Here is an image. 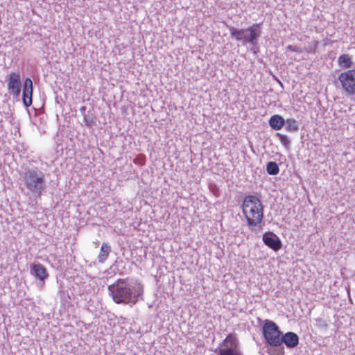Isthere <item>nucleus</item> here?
Segmentation results:
<instances>
[{
  "label": "nucleus",
  "instance_id": "f257e3e1",
  "mask_svg": "<svg viewBox=\"0 0 355 355\" xmlns=\"http://www.w3.org/2000/svg\"><path fill=\"white\" fill-rule=\"evenodd\" d=\"M108 291L113 301L116 304H137L139 298L143 299L144 288L141 284H131L128 279H118L109 285Z\"/></svg>",
  "mask_w": 355,
  "mask_h": 355
},
{
  "label": "nucleus",
  "instance_id": "f03ea898",
  "mask_svg": "<svg viewBox=\"0 0 355 355\" xmlns=\"http://www.w3.org/2000/svg\"><path fill=\"white\" fill-rule=\"evenodd\" d=\"M24 186L35 198H40L46 191V184L44 173L38 168H28L21 174Z\"/></svg>",
  "mask_w": 355,
  "mask_h": 355
},
{
  "label": "nucleus",
  "instance_id": "7ed1b4c3",
  "mask_svg": "<svg viewBox=\"0 0 355 355\" xmlns=\"http://www.w3.org/2000/svg\"><path fill=\"white\" fill-rule=\"evenodd\" d=\"M243 213L251 231L259 224L263 218V206L261 200L254 196H247L242 205Z\"/></svg>",
  "mask_w": 355,
  "mask_h": 355
},
{
  "label": "nucleus",
  "instance_id": "20e7f679",
  "mask_svg": "<svg viewBox=\"0 0 355 355\" xmlns=\"http://www.w3.org/2000/svg\"><path fill=\"white\" fill-rule=\"evenodd\" d=\"M261 24H253L251 26L246 28L236 29L234 26H227L230 32V36L236 41L241 42L243 45L250 44L256 46L258 43V39L261 35Z\"/></svg>",
  "mask_w": 355,
  "mask_h": 355
},
{
  "label": "nucleus",
  "instance_id": "39448f33",
  "mask_svg": "<svg viewBox=\"0 0 355 355\" xmlns=\"http://www.w3.org/2000/svg\"><path fill=\"white\" fill-rule=\"evenodd\" d=\"M282 332L272 321L266 320L263 326V336L266 343L272 347H279Z\"/></svg>",
  "mask_w": 355,
  "mask_h": 355
},
{
  "label": "nucleus",
  "instance_id": "423d86ee",
  "mask_svg": "<svg viewBox=\"0 0 355 355\" xmlns=\"http://www.w3.org/2000/svg\"><path fill=\"white\" fill-rule=\"evenodd\" d=\"M238 345L237 338L233 334H229L214 352L217 355H243Z\"/></svg>",
  "mask_w": 355,
  "mask_h": 355
},
{
  "label": "nucleus",
  "instance_id": "0eeeda50",
  "mask_svg": "<svg viewBox=\"0 0 355 355\" xmlns=\"http://www.w3.org/2000/svg\"><path fill=\"white\" fill-rule=\"evenodd\" d=\"M341 88L347 95L355 94V69L340 73L338 78Z\"/></svg>",
  "mask_w": 355,
  "mask_h": 355
},
{
  "label": "nucleus",
  "instance_id": "6e6552de",
  "mask_svg": "<svg viewBox=\"0 0 355 355\" xmlns=\"http://www.w3.org/2000/svg\"><path fill=\"white\" fill-rule=\"evenodd\" d=\"M7 87L9 94L15 98H18L20 96L21 82L19 72H12L8 76Z\"/></svg>",
  "mask_w": 355,
  "mask_h": 355
},
{
  "label": "nucleus",
  "instance_id": "1a4fd4ad",
  "mask_svg": "<svg viewBox=\"0 0 355 355\" xmlns=\"http://www.w3.org/2000/svg\"><path fill=\"white\" fill-rule=\"evenodd\" d=\"M263 241L266 245L274 251H278L282 246V241L279 238L272 232H268L263 234Z\"/></svg>",
  "mask_w": 355,
  "mask_h": 355
},
{
  "label": "nucleus",
  "instance_id": "9d476101",
  "mask_svg": "<svg viewBox=\"0 0 355 355\" xmlns=\"http://www.w3.org/2000/svg\"><path fill=\"white\" fill-rule=\"evenodd\" d=\"M33 81L30 78H26L24 83L22 100L24 105L28 107L32 105Z\"/></svg>",
  "mask_w": 355,
  "mask_h": 355
},
{
  "label": "nucleus",
  "instance_id": "9b49d317",
  "mask_svg": "<svg viewBox=\"0 0 355 355\" xmlns=\"http://www.w3.org/2000/svg\"><path fill=\"white\" fill-rule=\"evenodd\" d=\"M284 344L288 348L293 349L299 344L298 336L292 331H288L284 334H282L279 342V346Z\"/></svg>",
  "mask_w": 355,
  "mask_h": 355
},
{
  "label": "nucleus",
  "instance_id": "f8f14e48",
  "mask_svg": "<svg viewBox=\"0 0 355 355\" xmlns=\"http://www.w3.org/2000/svg\"><path fill=\"white\" fill-rule=\"evenodd\" d=\"M31 274L43 283L49 276L46 268L40 263L32 265Z\"/></svg>",
  "mask_w": 355,
  "mask_h": 355
},
{
  "label": "nucleus",
  "instance_id": "ddd939ff",
  "mask_svg": "<svg viewBox=\"0 0 355 355\" xmlns=\"http://www.w3.org/2000/svg\"><path fill=\"white\" fill-rule=\"evenodd\" d=\"M269 125L273 130H279L284 126L285 120L282 116L275 114L269 119Z\"/></svg>",
  "mask_w": 355,
  "mask_h": 355
},
{
  "label": "nucleus",
  "instance_id": "4468645a",
  "mask_svg": "<svg viewBox=\"0 0 355 355\" xmlns=\"http://www.w3.org/2000/svg\"><path fill=\"white\" fill-rule=\"evenodd\" d=\"M111 252V247L107 243H103L102 244L100 253L98 257V262L104 263L105 260L107 259L110 252Z\"/></svg>",
  "mask_w": 355,
  "mask_h": 355
},
{
  "label": "nucleus",
  "instance_id": "2eb2a0df",
  "mask_svg": "<svg viewBox=\"0 0 355 355\" xmlns=\"http://www.w3.org/2000/svg\"><path fill=\"white\" fill-rule=\"evenodd\" d=\"M338 63L343 69H349L353 64L350 56L347 54H343L340 55L338 59Z\"/></svg>",
  "mask_w": 355,
  "mask_h": 355
},
{
  "label": "nucleus",
  "instance_id": "dca6fc26",
  "mask_svg": "<svg viewBox=\"0 0 355 355\" xmlns=\"http://www.w3.org/2000/svg\"><path fill=\"white\" fill-rule=\"evenodd\" d=\"M285 128L288 132H295L299 130V123L295 119L285 120Z\"/></svg>",
  "mask_w": 355,
  "mask_h": 355
},
{
  "label": "nucleus",
  "instance_id": "f3484780",
  "mask_svg": "<svg viewBox=\"0 0 355 355\" xmlns=\"http://www.w3.org/2000/svg\"><path fill=\"white\" fill-rule=\"evenodd\" d=\"M266 171L269 175H275L279 173V168L275 162H269L266 165Z\"/></svg>",
  "mask_w": 355,
  "mask_h": 355
},
{
  "label": "nucleus",
  "instance_id": "a211bd4d",
  "mask_svg": "<svg viewBox=\"0 0 355 355\" xmlns=\"http://www.w3.org/2000/svg\"><path fill=\"white\" fill-rule=\"evenodd\" d=\"M83 118L85 125L88 127L92 126L95 122L96 119V117L94 116V114L89 112L87 114L83 115Z\"/></svg>",
  "mask_w": 355,
  "mask_h": 355
},
{
  "label": "nucleus",
  "instance_id": "6ab92c4d",
  "mask_svg": "<svg viewBox=\"0 0 355 355\" xmlns=\"http://www.w3.org/2000/svg\"><path fill=\"white\" fill-rule=\"evenodd\" d=\"M277 137L279 139L283 146H284L286 148H289L291 141L286 135L278 132L277 133Z\"/></svg>",
  "mask_w": 355,
  "mask_h": 355
},
{
  "label": "nucleus",
  "instance_id": "aec40b11",
  "mask_svg": "<svg viewBox=\"0 0 355 355\" xmlns=\"http://www.w3.org/2000/svg\"><path fill=\"white\" fill-rule=\"evenodd\" d=\"M315 325L320 329L327 330L328 328V322L327 320L321 318L315 320Z\"/></svg>",
  "mask_w": 355,
  "mask_h": 355
},
{
  "label": "nucleus",
  "instance_id": "412c9836",
  "mask_svg": "<svg viewBox=\"0 0 355 355\" xmlns=\"http://www.w3.org/2000/svg\"><path fill=\"white\" fill-rule=\"evenodd\" d=\"M286 49H287V50H288L290 51H293V52H297V53H301L302 52V49L300 47H297L296 46L288 45L286 47Z\"/></svg>",
  "mask_w": 355,
  "mask_h": 355
},
{
  "label": "nucleus",
  "instance_id": "4be33fe9",
  "mask_svg": "<svg viewBox=\"0 0 355 355\" xmlns=\"http://www.w3.org/2000/svg\"><path fill=\"white\" fill-rule=\"evenodd\" d=\"M85 111H86V107L85 106H82L80 108V112H81V114L83 115H85L86 113H85Z\"/></svg>",
  "mask_w": 355,
  "mask_h": 355
},
{
  "label": "nucleus",
  "instance_id": "5701e85b",
  "mask_svg": "<svg viewBox=\"0 0 355 355\" xmlns=\"http://www.w3.org/2000/svg\"><path fill=\"white\" fill-rule=\"evenodd\" d=\"M281 355H284V352L283 351L282 352V354Z\"/></svg>",
  "mask_w": 355,
  "mask_h": 355
}]
</instances>
